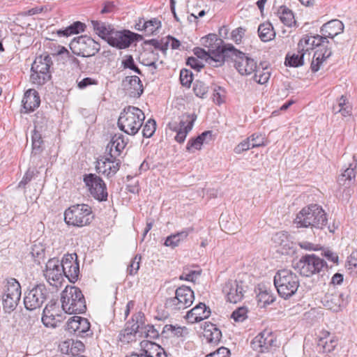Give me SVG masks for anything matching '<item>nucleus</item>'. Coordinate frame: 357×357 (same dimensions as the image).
Segmentation results:
<instances>
[{
	"instance_id": "f257e3e1",
	"label": "nucleus",
	"mask_w": 357,
	"mask_h": 357,
	"mask_svg": "<svg viewBox=\"0 0 357 357\" xmlns=\"http://www.w3.org/2000/svg\"><path fill=\"white\" fill-rule=\"evenodd\" d=\"M297 227L322 228L327 223L324 211L317 204H312L304 207L296 215L294 221Z\"/></svg>"
},
{
	"instance_id": "f03ea898",
	"label": "nucleus",
	"mask_w": 357,
	"mask_h": 357,
	"mask_svg": "<svg viewBox=\"0 0 357 357\" xmlns=\"http://www.w3.org/2000/svg\"><path fill=\"white\" fill-rule=\"evenodd\" d=\"M145 119L144 112L138 107L128 106L121 112L118 126L126 134L134 135L142 127Z\"/></svg>"
},
{
	"instance_id": "7ed1b4c3",
	"label": "nucleus",
	"mask_w": 357,
	"mask_h": 357,
	"mask_svg": "<svg viewBox=\"0 0 357 357\" xmlns=\"http://www.w3.org/2000/svg\"><path fill=\"white\" fill-rule=\"evenodd\" d=\"M61 307L68 314H81L86 310L84 296L82 291L74 286H67L61 294Z\"/></svg>"
},
{
	"instance_id": "20e7f679",
	"label": "nucleus",
	"mask_w": 357,
	"mask_h": 357,
	"mask_svg": "<svg viewBox=\"0 0 357 357\" xmlns=\"http://www.w3.org/2000/svg\"><path fill=\"white\" fill-rule=\"evenodd\" d=\"M274 284L278 294L284 299L296 294L300 282L298 275L289 269L279 270L274 277Z\"/></svg>"
},
{
	"instance_id": "39448f33",
	"label": "nucleus",
	"mask_w": 357,
	"mask_h": 357,
	"mask_svg": "<svg viewBox=\"0 0 357 357\" xmlns=\"http://www.w3.org/2000/svg\"><path fill=\"white\" fill-rule=\"evenodd\" d=\"M201 44L207 48V51L213 56L212 60L215 62L214 67H219L224 64L229 54H226V52L228 50H231L233 47L231 44L223 45V40L219 38L217 35L213 33L202 37Z\"/></svg>"
},
{
	"instance_id": "423d86ee",
	"label": "nucleus",
	"mask_w": 357,
	"mask_h": 357,
	"mask_svg": "<svg viewBox=\"0 0 357 357\" xmlns=\"http://www.w3.org/2000/svg\"><path fill=\"white\" fill-rule=\"evenodd\" d=\"M91 208L87 204L71 206L64 212V220L68 225L82 227L93 220Z\"/></svg>"
},
{
	"instance_id": "0eeeda50",
	"label": "nucleus",
	"mask_w": 357,
	"mask_h": 357,
	"mask_svg": "<svg viewBox=\"0 0 357 357\" xmlns=\"http://www.w3.org/2000/svg\"><path fill=\"white\" fill-rule=\"evenodd\" d=\"M296 268L301 275L310 277L326 268L327 264L323 259L311 254L301 257L296 264Z\"/></svg>"
},
{
	"instance_id": "6e6552de",
	"label": "nucleus",
	"mask_w": 357,
	"mask_h": 357,
	"mask_svg": "<svg viewBox=\"0 0 357 357\" xmlns=\"http://www.w3.org/2000/svg\"><path fill=\"white\" fill-rule=\"evenodd\" d=\"M70 48L74 54L89 57L94 56L100 50V45L91 37L81 36L70 42Z\"/></svg>"
},
{
	"instance_id": "1a4fd4ad",
	"label": "nucleus",
	"mask_w": 357,
	"mask_h": 357,
	"mask_svg": "<svg viewBox=\"0 0 357 357\" xmlns=\"http://www.w3.org/2000/svg\"><path fill=\"white\" fill-rule=\"evenodd\" d=\"M226 54H229L227 60L231 59L234 62V66L238 72L242 75H249L256 70V61L245 56V54L234 48L233 46L231 50H228Z\"/></svg>"
},
{
	"instance_id": "9d476101",
	"label": "nucleus",
	"mask_w": 357,
	"mask_h": 357,
	"mask_svg": "<svg viewBox=\"0 0 357 357\" xmlns=\"http://www.w3.org/2000/svg\"><path fill=\"white\" fill-rule=\"evenodd\" d=\"M194 299V291L188 287L182 286L176 290L174 297L166 301L165 306L172 311L184 310L192 304Z\"/></svg>"
},
{
	"instance_id": "9b49d317",
	"label": "nucleus",
	"mask_w": 357,
	"mask_h": 357,
	"mask_svg": "<svg viewBox=\"0 0 357 357\" xmlns=\"http://www.w3.org/2000/svg\"><path fill=\"white\" fill-rule=\"evenodd\" d=\"M47 290L44 284H38L25 293L24 303L26 310L40 308L47 299Z\"/></svg>"
},
{
	"instance_id": "f8f14e48",
	"label": "nucleus",
	"mask_w": 357,
	"mask_h": 357,
	"mask_svg": "<svg viewBox=\"0 0 357 357\" xmlns=\"http://www.w3.org/2000/svg\"><path fill=\"white\" fill-rule=\"evenodd\" d=\"M43 275L50 285L58 289L62 286L63 274L59 259L52 258L47 261L43 270Z\"/></svg>"
},
{
	"instance_id": "ddd939ff",
	"label": "nucleus",
	"mask_w": 357,
	"mask_h": 357,
	"mask_svg": "<svg viewBox=\"0 0 357 357\" xmlns=\"http://www.w3.org/2000/svg\"><path fill=\"white\" fill-rule=\"evenodd\" d=\"M248 288V285L241 280H229L225 284L222 291L228 301L236 303L243 299Z\"/></svg>"
},
{
	"instance_id": "4468645a",
	"label": "nucleus",
	"mask_w": 357,
	"mask_h": 357,
	"mask_svg": "<svg viewBox=\"0 0 357 357\" xmlns=\"http://www.w3.org/2000/svg\"><path fill=\"white\" fill-rule=\"evenodd\" d=\"M84 182L88 187L91 195L99 201H105L107 198L106 185L102 179L94 174L84 176Z\"/></svg>"
},
{
	"instance_id": "2eb2a0df",
	"label": "nucleus",
	"mask_w": 357,
	"mask_h": 357,
	"mask_svg": "<svg viewBox=\"0 0 357 357\" xmlns=\"http://www.w3.org/2000/svg\"><path fill=\"white\" fill-rule=\"evenodd\" d=\"M21 296V287L20 283L12 279L8 282L6 292L2 298L3 308L6 311L10 312L17 306Z\"/></svg>"
},
{
	"instance_id": "dca6fc26",
	"label": "nucleus",
	"mask_w": 357,
	"mask_h": 357,
	"mask_svg": "<svg viewBox=\"0 0 357 357\" xmlns=\"http://www.w3.org/2000/svg\"><path fill=\"white\" fill-rule=\"evenodd\" d=\"M321 303L326 309L337 312L346 307L347 301L343 293L333 289L324 296Z\"/></svg>"
},
{
	"instance_id": "f3484780",
	"label": "nucleus",
	"mask_w": 357,
	"mask_h": 357,
	"mask_svg": "<svg viewBox=\"0 0 357 357\" xmlns=\"http://www.w3.org/2000/svg\"><path fill=\"white\" fill-rule=\"evenodd\" d=\"M196 116L192 115V117L187 116L185 120H181L179 123L176 121L169 122L167 125L168 128L176 132L175 140L178 143H183L188 135L192 130Z\"/></svg>"
},
{
	"instance_id": "a211bd4d",
	"label": "nucleus",
	"mask_w": 357,
	"mask_h": 357,
	"mask_svg": "<svg viewBox=\"0 0 357 357\" xmlns=\"http://www.w3.org/2000/svg\"><path fill=\"white\" fill-rule=\"evenodd\" d=\"M136 34L130 31H115L110 33L107 43L119 49H125L128 47L135 40Z\"/></svg>"
},
{
	"instance_id": "6ab92c4d",
	"label": "nucleus",
	"mask_w": 357,
	"mask_h": 357,
	"mask_svg": "<svg viewBox=\"0 0 357 357\" xmlns=\"http://www.w3.org/2000/svg\"><path fill=\"white\" fill-rule=\"evenodd\" d=\"M66 329L70 333H73L76 336L84 337L88 335L90 323L86 318L74 316L68 319Z\"/></svg>"
},
{
	"instance_id": "aec40b11",
	"label": "nucleus",
	"mask_w": 357,
	"mask_h": 357,
	"mask_svg": "<svg viewBox=\"0 0 357 357\" xmlns=\"http://www.w3.org/2000/svg\"><path fill=\"white\" fill-rule=\"evenodd\" d=\"M121 162L116 158H105L99 159L96 162V169L98 173L111 177L119 169Z\"/></svg>"
},
{
	"instance_id": "412c9836",
	"label": "nucleus",
	"mask_w": 357,
	"mask_h": 357,
	"mask_svg": "<svg viewBox=\"0 0 357 357\" xmlns=\"http://www.w3.org/2000/svg\"><path fill=\"white\" fill-rule=\"evenodd\" d=\"M211 315V310L203 303H199L188 312L185 318L189 323L199 322Z\"/></svg>"
},
{
	"instance_id": "4be33fe9",
	"label": "nucleus",
	"mask_w": 357,
	"mask_h": 357,
	"mask_svg": "<svg viewBox=\"0 0 357 357\" xmlns=\"http://www.w3.org/2000/svg\"><path fill=\"white\" fill-rule=\"evenodd\" d=\"M123 86L130 96L133 98H139L144 91L142 82L137 76H127L123 81Z\"/></svg>"
},
{
	"instance_id": "5701e85b",
	"label": "nucleus",
	"mask_w": 357,
	"mask_h": 357,
	"mask_svg": "<svg viewBox=\"0 0 357 357\" xmlns=\"http://www.w3.org/2000/svg\"><path fill=\"white\" fill-rule=\"evenodd\" d=\"M59 349L62 354L77 357L84 350V344L81 341L69 339L62 342L59 344Z\"/></svg>"
},
{
	"instance_id": "b1692460",
	"label": "nucleus",
	"mask_w": 357,
	"mask_h": 357,
	"mask_svg": "<svg viewBox=\"0 0 357 357\" xmlns=\"http://www.w3.org/2000/svg\"><path fill=\"white\" fill-rule=\"evenodd\" d=\"M126 144L127 142L124 139V136L122 134H116L107 144L106 151L109 152V156L116 158L125 149Z\"/></svg>"
},
{
	"instance_id": "393cba45",
	"label": "nucleus",
	"mask_w": 357,
	"mask_h": 357,
	"mask_svg": "<svg viewBox=\"0 0 357 357\" xmlns=\"http://www.w3.org/2000/svg\"><path fill=\"white\" fill-rule=\"evenodd\" d=\"M273 338L268 331H263L257 335L252 341L253 349L259 352H264L271 346Z\"/></svg>"
},
{
	"instance_id": "a878e982",
	"label": "nucleus",
	"mask_w": 357,
	"mask_h": 357,
	"mask_svg": "<svg viewBox=\"0 0 357 357\" xmlns=\"http://www.w3.org/2000/svg\"><path fill=\"white\" fill-rule=\"evenodd\" d=\"M324 36H304L298 42V49L304 50L305 52L310 50H313L315 47L321 46L325 42Z\"/></svg>"
},
{
	"instance_id": "bb28decb",
	"label": "nucleus",
	"mask_w": 357,
	"mask_h": 357,
	"mask_svg": "<svg viewBox=\"0 0 357 357\" xmlns=\"http://www.w3.org/2000/svg\"><path fill=\"white\" fill-rule=\"evenodd\" d=\"M343 30V23L338 20H333L324 24L321 29V32L326 40V38H333L335 36L342 33Z\"/></svg>"
},
{
	"instance_id": "cd10ccee",
	"label": "nucleus",
	"mask_w": 357,
	"mask_h": 357,
	"mask_svg": "<svg viewBox=\"0 0 357 357\" xmlns=\"http://www.w3.org/2000/svg\"><path fill=\"white\" fill-rule=\"evenodd\" d=\"M22 102L26 112L33 111L40 105V100L38 93L35 89L27 90L24 93Z\"/></svg>"
},
{
	"instance_id": "c85d7f7f",
	"label": "nucleus",
	"mask_w": 357,
	"mask_h": 357,
	"mask_svg": "<svg viewBox=\"0 0 357 357\" xmlns=\"http://www.w3.org/2000/svg\"><path fill=\"white\" fill-rule=\"evenodd\" d=\"M354 162L350 163L349 167H347L343 173L339 176L338 181L341 185H350L355 181L356 172L355 169L357 167L356 156H353Z\"/></svg>"
},
{
	"instance_id": "c756f323",
	"label": "nucleus",
	"mask_w": 357,
	"mask_h": 357,
	"mask_svg": "<svg viewBox=\"0 0 357 357\" xmlns=\"http://www.w3.org/2000/svg\"><path fill=\"white\" fill-rule=\"evenodd\" d=\"M52 64V58L48 54L37 56L31 66V71L50 73V68Z\"/></svg>"
},
{
	"instance_id": "7c9ffc66",
	"label": "nucleus",
	"mask_w": 357,
	"mask_h": 357,
	"mask_svg": "<svg viewBox=\"0 0 357 357\" xmlns=\"http://www.w3.org/2000/svg\"><path fill=\"white\" fill-rule=\"evenodd\" d=\"M56 308L55 303L47 304L43 310V314L42 317V321L47 327L55 328L57 326V320L54 311Z\"/></svg>"
},
{
	"instance_id": "2f4dec72",
	"label": "nucleus",
	"mask_w": 357,
	"mask_h": 357,
	"mask_svg": "<svg viewBox=\"0 0 357 357\" xmlns=\"http://www.w3.org/2000/svg\"><path fill=\"white\" fill-rule=\"evenodd\" d=\"M204 337L208 343L215 345L220 342L222 333L214 324L210 323L204 327Z\"/></svg>"
},
{
	"instance_id": "473e14b6",
	"label": "nucleus",
	"mask_w": 357,
	"mask_h": 357,
	"mask_svg": "<svg viewBox=\"0 0 357 357\" xmlns=\"http://www.w3.org/2000/svg\"><path fill=\"white\" fill-rule=\"evenodd\" d=\"M332 52L331 50L326 49L323 51L319 49L314 52L313 59L311 63V70L312 72H317L320 69V66L323 61L331 56Z\"/></svg>"
},
{
	"instance_id": "72a5a7b5",
	"label": "nucleus",
	"mask_w": 357,
	"mask_h": 357,
	"mask_svg": "<svg viewBox=\"0 0 357 357\" xmlns=\"http://www.w3.org/2000/svg\"><path fill=\"white\" fill-rule=\"evenodd\" d=\"M91 24L95 32L102 39L108 41V38L110 36V33L114 31L112 25L96 20H92Z\"/></svg>"
},
{
	"instance_id": "f704fd0d",
	"label": "nucleus",
	"mask_w": 357,
	"mask_h": 357,
	"mask_svg": "<svg viewBox=\"0 0 357 357\" xmlns=\"http://www.w3.org/2000/svg\"><path fill=\"white\" fill-rule=\"evenodd\" d=\"M281 22L287 26H292L296 24V20L293 12L287 7L280 6L276 13Z\"/></svg>"
},
{
	"instance_id": "c9c22d12",
	"label": "nucleus",
	"mask_w": 357,
	"mask_h": 357,
	"mask_svg": "<svg viewBox=\"0 0 357 357\" xmlns=\"http://www.w3.org/2000/svg\"><path fill=\"white\" fill-rule=\"evenodd\" d=\"M86 25L77 21L63 29H59L56 31L59 36L68 37L73 34H78L84 31Z\"/></svg>"
},
{
	"instance_id": "e433bc0d",
	"label": "nucleus",
	"mask_w": 357,
	"mask_h": 357,
	"mask_svg": "<svg viewBox=\"0 0 357 357\" xmlns=\"http://www.w3.org/2000/svg\"><path fill=\"white\" fill-rule=\"evenodd\" d=\"M305 54L306 52L304 50H299L298 46L296 53H292L291 54L289 53L287 54L285 59V65L291 67H298L303 66V57Z\"/></svg>"
},
{
	"instance_id": "4c0bfd02",
	"label": "nucleus",
	"mask_w": 357,
	"mask_h": 357,
	"mask_svg": "<svg viewBox=\"0 0 357 357\" xmlns=\"http://www.w3.org/2000/svg\"><path fill=\"white\" fill-rule=\"evenodd\" d=\"M258 34L259 38L263 42H268L273 40L275 36L273 27L270 23H263L258 27Z\"/></svg>"
},
{
	"instance_id": "58836bf2",
	"label": "nucleus",
	"mask_w": 357,
	"mask_h": 357,
	"mask_svg": "<svg viewBox=\"0 0 357 357\" xmlns=\"http://www.w3.org/2000/svg\"><path fill=\"white\" fill-rule=\"evenodd\" d=\"M140 346L146 357H153L158 351L161 352L162 349L159 344L149 340L142 341Z\"/></svg>"
},
{
	"instance_id": "ea45409f",
	"label": "nucleus",
	"mask_w": 357,
	"mask_h": 357,
	"mask_svg": "<svg viewBox=\"0 0 357 357\" xmlns=\"http://www.w3.org/2000/svg\"><path fill=\"white\" fill-rule=\"evenodd\" d=\"M221 226L224 228L227 233L235 234L239 230L240 223L238 220H235L234 218L227 220V218L221 215L220 216Z\"/></svg>"
},
{
	"instance_id": "a19ab883",
	"label": "nucleus",
	"mask_w": 357,
	"mask_h": 357,
	"mask_svg": "<svg viewBox=\"0 0 357 357\" xmlns=\"http://www.w3.org/2000/svg\"><path fill=\"white\" fill-rule=\"evenodd\" d=\"M188 234L189 229H185L171 235L166 238L165 245L168 247L175 248L179 245L181 241L185 239Z\"/></svg>"
},
{
	"instance_id": "79ce46f5",
	"label": "nucleus",
	"mask_w": 357,
	"mask_h": 357,
	"mask_svg": "<svg viewBox=\"0 0 357 357\" xmlns=\"http://www.w3.org/2000/svg\"><path fill=\"white\" fill-rule=\"evenodd\" d=\"M77 257V256L75 253L67 254L63 257L61 261H60L61 269L62 270L63 273L66 271L67 269L72 268V266L79 265Z\"/></svg>"
},
{
	"instance_id": "37998d69",
	"label": "nucleus",
	"mask_w": 357,
	"mask_h": 357,
	"mask_svg": "<svg viewBox=\"0 0 357 357\" xmlns=\"http://www.w3.org/2000/svg\"><path fill=\"white\" fill-rule=\"evenodd\" d=\"M32 141V152L33 155H37L41 153L43 151V140L42 137V133L37 132H33L31 136Z\"/></svg>"
},
{
	"instance_id": "c03bdc74",
	"label": "nucleus",
	"mask_w": 357,
	"mask_h": 357,
	"mask_svg": "<svg viewBox=\"0 0 357 357\" xmlns=\"http://www.w3.org/2000/svg\"><path fill=\"white\" fill-rule=\"evenodd\" d=\"M337 346V341L331 338L327 340H319L317 341V350L323 353H329L334 350Z\"/></svg>"
},
{
	"instance_id": "a18cd8bd",
	"label": "nucleus",
	"mask_w": 357,
	"mask_h": 357,
	"mask_svg": "<svg viewBox=\"0 0 357 357\" xmlns=\"http://www.w3.org/2000/svg\"><path fill=\"white\" fill-rule=\"evenodd\" d=\"M161 27V22L156 18L146 21L142 25V29L147 34L151 35L157 32Z\"/></svg>"
},
{
	"instance_id": "49530a36",
	"label": "nucleus",
	"mask_w": 357,
	"mask_h": 357,
	"mask_svg": "<svg viewBox=\"0 0 357 357\" xmlns=\"http://www.w3.org/2000/svg\"><path fill=\"white\" fill-rule=\"evenodd\" d=\"M30 79L32 83L43 85L50 79V74L44 72L31 71Z\"/></svg>"
},
{
	"instance_id": "de8ad7c7",
	"label": "nucleus",
	"mask_w": 357,
	"mask_h": 357,
	"mask_svg": "<svg viewBox=\"0 0 357 357\" xmlns=\"http://www.w3.org/2000/svg\"><path fill=\"white\" fill-rule=\"evenodd\" d=\"M346 267L349 274L354 277L357 276V252H352L348 257Z\"/></svg>"
},
{
	"instance_id": "09e8293b",
	"label": "nucleus",
	"mask_w": 357,
	"mask_h": 357,
	"mask_svg": "<svg viewBox=\"0 0 357 357\" xmlns=\"http://www.w3.org/2000/svg\"><path fill=\"white\" fill-rule=\"evenodd\" d=\"M255 72L254 79L257 83L264 84L268 81L271 73L266 68H263L262 70L256 68Z\"/></svg>"
},
{
	"instance_id": "8fccbe9b",
	"label": "nucleus",
	"mask_w": 357,
	"mask_h": 357,
	"mask_svg": "<svg viewBox=\"0 0 357 357\" xmlns=\"http://www.w3.org/2000/svg\"><path fill=\"white\" fill-rule=\"evenodd\" d=\"M259 303L263 304L264 306L272 303L275 301L273 294L268 290H261L257 296Z\"/></svg>"
},
{
	"instance_id": "3c124183",
	"label": "nucleus",
	"mask_w": 357,
	"mask_h": 357,
	"mask_svg": "<svg viewBox=\"0 0 357 357\" xmlns=\"http://www.w3.org/2000/svg\"><path fill=\"white\" fill-rule=\"evenodd\" d=\"M194 54L199 59H204L208 64L214 67L215 62L212 60L213 58L209 52L204 49L196 47L194 50Z\"/></svg>"
},
{
	"instance_id": "603ef678",
	"label": "nucleus",
	"mask_w": 357,
	"mask_h": 357,
	"mask_svg": "<svg viewBox=\"0 0 357 357\" xmlns=\"http://www.w3.org/2000/svg\"><path fill=\"white\" fill-rule=\"evenodd\" d=\"M248 312L247 307H240L232 312L231 317L236 322H243L248 318Z\"/></svg>"
},
{
	"instance_id": "864d4df0",
	"label": "nucleus",
	"mask_w": 357,
	"mask_h": 357,
	"mask_svg": "<svg viewBox=\"0 0 357 357\" xmlns=\"http://www.w3.org/2000/svg\"><path fill=\"white\" fill-rule=\"evenodd\" d=\"M140 261H141V256L137 255H135L130 261L129 265L127 268V273L130 275H135L137 274L139 266H140Z\"/></svg>"
},
{
	"instance_id": "5fc2aeb1",
	"label": "nucleus",
	"mask_w": 357,
	"mask_h": 357,
	"mask_svg": "<svg viewBox=\"0 0 357 357\" xmlns=\"http://www.w3.org/2000/svg\"><path fill=\"white\" fill-rule=\"evenodd\" d=\"M79 275V265L72 266V268L67 269L66 271L63 273V277L67 278L72 283H75L78 280Z\"/></svg>"
},
{
	"instance_id": "6e6d98bb",
	"label": "nucleus",
	"mask_w": 357,
	"mask_h": 357,
	"mask_svg": "<svg viewBox=\"0 0 357 357\" xmlns=\"http://www.w3.org/2000/svg\"><path fill=\"white\" fill-rule=\"evenodd\" d=\"M225 91L221 86H215L213 89V100L217 105H221L225 102Z\"/></svg>"
},
{
	"instance_id": "4d7b16f0",
	"label": "nucleus",
	"mask_w": 357,
	"mask_h": 357,
	"mask_svg": "<svg viewBox=\"0 0 357 357\" xmlns=\"http://www.w3.org/2000/svg\"><path fill=\"white\" fill-rule=\"evenodd\" d=\"M156 129V123L153 119H149L142 129V134L144 137H151Z\"/></svg>"
},
{
	"instance_id": "13d9d810",
	"label": "nucleus",
	"mask_w": 357,
	"mask_h": 357,
	"mask_svg": "<svg viewBox=\"0 0 357 357\" xmlns=\"http://www.w3.org/2000/svg\"><path fill=\"white\" fill-rule=\"evenodd\" d=\"M180 81L183 86L190 87L192 82V73L187 69H183L180 73Z\"/></svg>"
},
{
	"instance_id": "bf43d9fd",
	"label": "nucleus",
	"mask_w": 357,
	"mask_h": 357,
	"mask_svg": "<svg viewBox=\"0 0 357 357\" xmlns=\"http://www.w3.org/2000/svg\"><path fill=\"white\" fill-rule=\"evenodd\" d=\"M193 91L197 96L204 98L208 92V86L202 82L196 81L193 86Z\"/></svg>"
},
{
	"instance_id": "052dcab7",
	"label": "nucleus",
	"mask_w": 357,
	"mask_h": 357,
	"mask_svg": "<svg viewBox=\"0 0 357 357\" xmlns=\"http://www.w3.org/2000/svg\"><path fill=\"white\" fill-rule=\"evenodd\" d=\"M47 121L45 118L43 117L42 116H37L34 121L35 126L33 132L43 133L47 128Z\"/></svg>"
},
{
	"instance_id": "680f3d73",
	"label": "nucleus",
	"mask_w": 357,
	"mask_h": 357,
	"mask_svg": "<svg viewBox=\"0 0 357 357\" xmlns=\"http://www.w3.org/2000/svg\"><path fill=\"white\" fill-rule=\"evenodd\" d=\"M203 145L201 137H197L196 138L190 139L187 144L186 149L188 151H193L194 150H200Z\"/></svg>"
},
{
	"instance_id": "e2e57ef3",
	"label": "nucleus",
	"mask_w": 357,
	"mask_h": 357,
	"mask_svg": "<svg viewBox=\"0 0 357 357\" xmlns=\"http://www.w3.org/2000/svg\"><path fill=\"white\" fill-rule=\"evenodd\" d=\"M147 55L148 57L146 59H143L142 63L147 66L153 67L154 69L157 68L156 61H157V54L153 52H149L145 53L144 56Z\"/></svg>"
},
{
	"instance_id": "0e129e2a",
	"label": "nucleus",
	"mask_w": 357,
	"mask_h": 357,
	"mask_svg": "<svg viewBox=\"0 0 357 357\" xmlns=\"http://www.w3.org/2000/svg\"><path fill=\"white\" fill-rule=\"evenodd\" d=\"M252 146L250 142V138H247L245 140L240 142L234 149V151L236 154H241L243 152L252 149Z\"/></svg>"
},
{
	"instance_id": "69168bd1",
	"label": "nucleus",
	"mask_w": 357,
	"mask_h": 357,
	"mask_svg": "<svg viewBox=\"0 0 357 357\" xmlns=\"http://www.w3.org/2000/svg\"><path fill=\"white\" fill-rule=\"evenodd\" d=\"M201 274L199 271H184L182 275L180 276L181 280H185L187 281L195 282Z\"/></svg>"
},
{
	"instance_id": "338daca9",
	"label": "nucleus",
	"mask_w": 357,
	"mask_h": 357,
	"mask_svg": "<svg viewBox=\"0 0 357 357\" xmlns=\"http://www.w3.org/2000/svg\"><path fill=\"white\" fill-rule=\"evenodd\" d=\"M249 138H250V142L252 148L264 146V138L261 134H253Z\"/></svg>"
},
{
	"instance_id": "774afa93",
	"label": "nucleus",
	"mask_w": 357,
	"mask_h": 357,
	"mask_svg": "<svg viewBox=\"0 0 357 357\" xmlns=\"http://www.w3.org/2000/svg\"><path fill=\"white\" fill-rule=\"evenodd\" d=\"M139 324L138 321L134 323H127L126 328L123 331L125 333V335H133L135 336L136 333L139 332Z\"/></svg>"
}]
</instances>
